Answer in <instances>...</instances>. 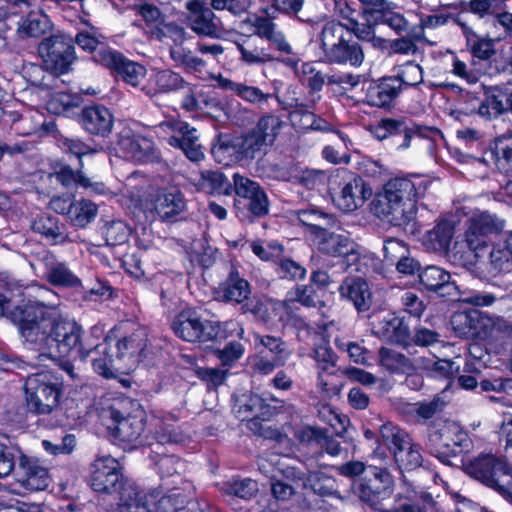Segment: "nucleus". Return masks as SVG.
Instances as JSON below:
<instances>
[{
    "label": "nucleus",
    "mask_w": 512,
    "mask_h": 512,
    "mask_svg": "<svg viewBox=\"0 0 512 512\" xmlns=\"http://www.w3.org/2000/svg\"><path fill=\"white\" fill-rule=\"evenodd\" d=\"M24 388L28 411L46 415L58 407L62 394L61 384L50 372H40L28 376Z\"/></svg>",
    "instance_id": "6"
},
{
    "label": "nucleus",
    "mask_w": 512,
    "mask_h": 512,
    "mask_svg": "<svg viewBox=\"0 0 512 512\" xmlns=\"http://www.w3.org/2000/svg\"><path fill=\"white\" fill-rule=\"evenodd\" d=\"M237 95L259 108H264L267 106L269 101L272 99H276L279 103H281L276 94L265 93L258 87L248 86L245 84H241L240 87H237Z\"/></svg>",
    "instance_id": "53"
},
{
    "label": "nucleus",
    "mask_w": 512,
    "mask_h": 512,
    "mask_svg": "<svg viewBox=\"0 0 512 512\" xmlns=\"http://www.w3.org/2000/svg\"><path fill=\"white\" fill-rule=\"evenodd\" d=\"M155 84L160 92L169 93L182 90L183 86H186V81L180 74L165 69L155 75Z\"/></svg>",
    "instance_id": "55"
},
{
    "label": "nucleus",
    "mask_w": 512,
    "mask_h": 512,
    "mask_svg": "<svg viewBox=\"0 0 512 512\" xmlns=\"http://www.w3.org/2000/svg\"><path fill=\"white\" fill-rule=\"evenodd\" d=\"M455 225L451 220L443 219L439 221L433 229L429 230L426 234L427 245L435 252L446 255L453 259V251L456 246L462 245V250H465V244L456 243L452 250L450 244L454 237Z\"/></svg>",
    "instance_id": "26"
},
{
    "label": "nucleus",
    "mask_w": 512,
    "mask_h": 512,
    "mask_svg": "<svg viewBox=\"0 0 512 512\" xmlns=\"http://www.w3.org/2000/svg\"><path fill=\"white\" fill-rule=\"evenodd\" d=\"M420 284L429 292H435L441 297L454 299L459 294V288L448 271L435 265H429L419 273Z\"/></svg>",
    "instance_id": "18"
},
{
    "label": "nucleus",
    "mask_w": 512,
    "mask_h": 512,
    "mask_svg": "<svg viewBox=\"0 0 512 512\" xmlns=\"http://www.w3.org/2000/svg\"><path fill=\"white\" fill-rule=\"evenodd\" d=\"M81 166L79 169L74 170L69 165H60V167L54 172L56 180L65 188L70 189L78 187L88 183V177H86Z\"/></svg>",
    "instance_id": "54"
},
{
    "label": "nucleus",
    "mask_w": 512,
    "mask_h": 512,
    "mask_svg": "<svg viewBox=\"0 0 512 512\" xmlns=\"http://www.w3.org/2000/svg\"><path fill=\"white\" fill-rule=\"evenodd\" d=\"M375 334L386 342L408 348L411 346L410 330L408 325L394 314L379 320L374 325Z\"/></svg>",
    "instance_id": "24"
},
{
    "label": "nucleus",
    "mask_w": 512,
    "mask_h": 512,
    "mask_svg": "<svg viewBox=\"0 0 512 512\" xmlns=\"http://www.w3.org/2000/svg\"><path fill=\"white\" fill-rule=\"evenodd\" d=\"M426 190L427 183L419 178L390 179L375 194L369 203V210L381 221L395 227H405L415 219L417 203Z\"/></svg>",
    "instance_id": "2"
},
{
    "label": "nucleus",
    "mask_w": 512,
    "mask_h": 512,
    "mask_svg": "<svg viewBox=\"0 0 512 512\" xmlns=\"http://www.w3.org/2000/svg\"><path fill=\"white\" fill-rule=\"evenodd\" d=\"M135 485H128L121 492L117 512H153L140 497Z\"/></svg>",
    "instance_id": "47"
},
{
    "label": "nucleus",
    "mask_w": 512,
    "mask_h": 512,
    "mask_svg": "<svg viewBox=\"0 0 512 512\" xmlns=\"http://www.w3.org/2000/svg\"><path fill=\"white\" fill-rule=\"evenodd\" d=\"M218 490L226 496L237 497L242 500H250L259 489L258 483L250 478H231L217 483Z\"/></svg>",
    "instance_id": "36"
},
{
    "label": "nucleus",
    "mask_w": 512,
    "mask_h": 512,
    "mask_svg": "<svg viewBox=\"0 0 512 512\" xmlns=\"http://www.w3.org/2000/svg\"><path fill=\"white\" fill-rule=\"evenodd\" d=\"M38 53L47 70L55 74H64L76 60L74 42L64 34H55L44 38Z\"/></svg>",
    "instance_id": "9"
},
{
    "label": "nucleus",
    "mask_w": 512,
    "mask_h": 512,
    "mask_svg": "<svg viewBox=\"0 0 512 512\" xmlns=\"http://www.w3.org/2000/svg\"><path fill=\"white\" fill-rule=\"evenodd\" d=\"M401 86H416L423 82V70L419 64L408 61L402 66L400 72L394 77Z\"/></svg>",
    "instance_id": "64"
},
{
    "label": "nucleus",
    "mask_w": 512,
    "mask_h": 512,
    "mask_svg": "<svg viewBox=\"0 0 512 512\" xmlns=\"http://www.w3.org/2000/svg\"><path fill=\"white\" fill-rule=\"evenodd\" d=\"M504 226L505 221L496 214L488 211L473 213L466 220L463 239L466 250H462V245L456 246L453 261L466 268L474 266L486 252L489 238L501 233Z\"/></svg>",
    "instance_id": "3"
},
{
    "label": "nucleus",
    "mask_w": 512,
    "mask_h": 512,
    "mask_svg": "<svg viewBox=\"0 0 512 512\" xmlns=\"http://www.w3.org/2000/svg\"><path fill=\"white\" fill-rule=\"evenodd\" d=\"M329 192L334 205L346 213L361 208L373 195L370 184L362 177L346 172L330 179Z\"/></svg>",
    "instance_id": "7"
},
{
    "label": "nucleus",
    "mask_w": 512,
    "mask_h": 512,
    "mask_svg": "<svg viewBox=\"0 0 512 512\" xmlns=\"http://www.w3.org/2000/svg\"><path fill=\"white\" fill-rule=\"evenodd\" d=\"M171 328L179 338L187 342H214L220 333L218 322L202 320L191 309L180 312L173 319Z\"/></svg>",
    "instance_id": "10"
},
{
    "label": "nucleus",
    "mask_w": 512,
    "mask_h": 512,
    "mask_svg": "<svg viewBox=\"0 0 512 512\" xmlns=\"http://www.w3.org/2000/svg\"><path fill=\"white\" fill-rule=\"evenodd\" d=\"M269 212L270 201L268 195L263 193L260 196L255 197V199H252L247 203H243V209L238 210L237 216L244 223L253 224L255 221L266 217Z\"/></svg>",
    "instance_id": "42"
},
{
    "label": "nucleus",
    "mask_w": 512,
    "mask_h": 512,
    "mask_svg": "<svg viewBox=\"0 0 512 512\" xmlns=\"http://www.w3.org/2000/svg\"><path fill=\"white\" fill-rule=\"evenodd\" d=\"M464 471L484 486L494 490L512 505V468L506 460L482 453L463 463Z\"/></svg>",
    "instance_id": "4"
},
{
    "label": "nucleus",
    "mask_w": 512,
    "mask_h": 512,
    "mask_svg": "<svg viewBox=\"0 0 512 512\" xmlns=\"http://www.w3.org/2000/svg\"><path fill=\"white\" fill-rule=\"evenodd\" d=\"M148 342V333L144 327L138 326L130 334L119 338L114 345L109 343L110 350L123 365L125 370L134 369L143 359Z\"/></svg>",
    "instance_id": "12"
},
{
    "label": "nucleus",
    "mask_w": 512,
    "mask_h": 512,
    "mask_svg": "<svg viewBox=\"0 0 512 512\" xmlns=\"http://www.w3.org/2000/svg\"><path fill=\"white\" fill-rule=\"evenodd\" d=\"M91 354H104V358H92V366L95 372L104 377H111L114 371H122L125 369L116 358L113 351L110 350L109 341L105 340L103 343L97 345L94 350H90Z\"/></svg>",
    "instance_id": "35"
},
{
    "label": "nucleus",
    "mask_w": 512,
    "mask_h": 512,
    "mask_svg": "<svg viewBox=\"0 0 512 512\" xmlns=\"http://www.w3.org/2000/svg\"><path fill=\"white\" fill-rule=\"evenodd\" d=\"M420 40H422L421 28L411 27V29L405 31L399 38L393 40L385 39V44L383 47H379V50H389L390 54H414L418 49L416 42Z\"/></svg>",
    "instance_id": "39"
},
{
    "label": "nucleus",
    "mask_w": 512,
    "mask_h": 512,
    "mask_svg": "<svg viewBox=\"0 0 512 512\" xmlns=\"http://www.w3.org/2000/svg\"><path fill=\"white\" fill-rule=\"evenodd\" d=\"M394 491V479L387 468L369 465L363 475L353 485V492L363 504L379 510L382 502Z\"/></svg>",
    "instance_id": "8"
},
{
    "label": "nucleus",
    "mask_w": 512,
    "mask_h": 512,
    "mask_svg": "<svg viewBox=\"0 0 512 512\" xmlns=\"http://www.w3.org/2000/svg\"><path fill=\"white\" fill-rule=\"evenodd\" d=\"M97 206L90 200H79L72 202L69 210V220L75 227L85 228L97 215Z\"/></svg>",
    "instance_id": "44"
},
{
    "label": "nucleus",
    "mask_w": 512,
    "mask_h": 512,
    "mask_svg": "<svg viewBox=\"0 0 512 512\" xmlns=\"http://www.w3.org/2000/svg\"><path fill=\"white\" fill-rule=\"evenodd\" d=\"M479 313L476 310L469 312H458L451 317V324L453 329L460 336H468L474 334L476 330V321L478 320Z\"/></svg>",
    "instance_id": "61"
},
{
    "label": "nucleus",
    "mask_w": 512,
    "mask_h": 512,
    "mask_svg": "<svg viewBox=\"0 0 512 512\" xmlns=\"http://www.w3.org/2000/svg\"><path fill=\"white\" fill-rule=\"evenodd\" d=\"M118 146L126 158L135 162L146 163L156 158L154 142L140 135H133L130 132L121 133Z\"/></svg>",
    "instance_id": "22"
},
{
    "label": "nucleus",
    "mask_w": 512,
    "mask_h": 512,
    "mask_svg": "<svg viewBox=\"0 0 512 512\" xmlns=\"http://www.w3.org/2000/svg\"><path fill=\"white\" fill-rule=\"evenodd\" d=\"M95 60L115 72L123 81L134 87L140 83L146 73L144 66L127 59L121 53L114 50L100 49L95 55Z\"/></svg>",
    "instance_id": "15"
},
{
    "label": "nucleus",
    "mask_w": 512,
    "mask_h": 512,
    "mask_svg": "<svg viewBox=\"0 0 512 512\" xmlns=\"http://www.w3.org/2000/svg\"><path fill=\"white\" fill-rule=\"evenodd\" d=\"M129 234L127 226L122 221L106 223L102 228V235L108 246H117L126 243Z\"/></svg>",
    "instance_id": "57"
},
{
    "label": "nucleus",
    "mask_w": 512,
    "mask_h": 512,
    "mask_svg": "<svg viewBox=\"0 0 512 512\" xmlns=\"http://www.w3.org/2000/svg\"><path fill=\"white\" fill-rule=\"evenodd\" d=\"M393 457L401 472L413 471L421 467L423 463L420 446L415 444L413 441H411L409 445L405 446V448L395 451V455Z\"/></svg>",
    "instance_id": "45"
},
{
    "label": "nucleus",
    "mask_w": 512,
    "mask_h": 512,
    "mask_svg": "<svg viewBox=\"0 0 512 512\" xmlns=\"http://www.w3.org/2000/svg\"><path fill=\"white\" fill-rule=\"evenodd\" d=\"M505 95L498 86L489 87L485 92V98L478 107V114L488 120L496 119L506 114Z\"/></svg>",
    "instance_id": "34"
},
{
    "label": "nucleus",
    "mask_w": 512,
    "mask_h": 512,
    "mask_svg": "<svg viewBox=\"0 0 512 512\" xmlns=\"http://www.w3.org/2000/svg\"><path fill=\"white\" fill-rule=\"evenodd\" d=\"M158 128L163 131L168 129L178 134L168 137L167 143L172 147L180 148L189 160L198 162L204 159V152L199 142L197 130L190 127L188 123L169 120L159 124Z\"/></svg>",
    "instance_id": "13"
},
{
    "label": "nucleus",
    "mask_w": 512,
    "mask_h": 512,
    "mask_svg": "<svg viewBox=\"0 0 512 512\" xmlns=\"http://www.w3.org/2000/svg\"><path fill=\"white\" fill-rule=\"evenodd\" d=\"M170 56L175 62L189 71H201L206 64L202 58L193 55L190 50H186L178 45L170 48Z\"/></svg>",
    "instance_id": "58"
},
{
    "label": "nucleus",
    "mask_w": 512,
    "mask_h": 512,
    "mask_svg": "<svg viewBox=\"0 0 512 512\" xmlns=\"http://www.w3.org/2000/svg\"><path fill=\"white\" fill-rule=\"evenodd\" d=\"M219 298L226 303H244L251 293L248 281L232 269L228 277L218 287Z\"/></svg>",
    "instance_id": "30"
},
{
    "label": "nucleus",
    "mask_w": 512,
    "mask_h": 512,
    "mask_svg": "<svg viewBox=\"0 0 512 512\" xmlns=\"http://www.w3.org/2000/svg\"><path fill=\"white\" fill-rule=\"evenodd\" d=\"M471 439L454 421L433 420L427 430L426 448L445 464H452L451 458L468 452Z\"/></svg>",
    "instance_id": "5"
},
{
    "label": "nucleus",
    "mask_w": 512,
    "mask_h": 512,
    "mask_svg": "<svg viewBox=\"0 0 512 512\" xmlns=\"http://www.w3.org/2000/svg\"><path fill=\"white\" fill-rule=\"evenodd\" d=\"M401 91V84L392 77L382 78L371 83L366 91V102L373 107L389 106Z\"/></svg>",
    "instance_id": "27"
},
{
    "label": "nucleus",
    "mask_w": 512,
    "mask_h": 512,
    "mask_svg": "<svg viewBox=\"0 0 512 512\" xmlns=\"http://www.w3.org/2000/svg\"><path fill=\"white\" fill-rule=\"evenodd\" d=\"M212 154L219 163L228 164L227 158L242 161L240 136L219 135L217 143L212 147Z\"/></svg>",
    "instance_id": "38"
},
{
    "label": "nucleus",
    "mask_w": 512,
    "mask_h": 512,
    "mask_svg": "<svg viewBox=\"0 0 512 512\" xmlns=\"http://www.w3.org/2000/svg\"><path fill=\"white\" fill-rule=\"evenodd\" d=\"M185 207L186 201L179 190L164 191L156 197L146 218L153 221L158 216L163 221L173 220L185 210Z\"/></svg>",
    "instance_id": "21"
},
{
    "label": "nucleus",
    "mask_w": 512,
    "mask_h": 512,
    "mask_svg": "<svg viewBox=\"0 0 512 512\" xmlns=\"http://www.w3.org/2000/svg\"><path fill=\"white\" fill-rule=\"evenodd\" d=\"M90 484L94 491L116 494L118 499L125 487L133 485L124 480L119 462L109 455L98 457L92 463Z\"/></svg>",
    "instance_id": "11"
},
{
    "label": "nucleus",
    "mask_w": 512,
    "mask_h": 512,
    "mask_svg": "<svg viewBox=\"0 0 512 512\" xmlns=\"http://www.w3.org/2000/svg\"><path fill=\"white\" fill-rule=\"evenodd\" d=\"M344 25L341 22L329 21L324 24L320 33L321 49L324 56L344 39Z\"/></svg>",
    "instance_id": "49"
},
{
    "label": "nucleus",
    "mask_w": 512,
    "mask_h": 512,
    "mask_svg": "<svg viewBox=\"0 0 512 512\" xmlns=\"http://www.w3.org/2000/svg\"><path fill=\"white\" fill-rule=\"evenodd\" d=\"M462 7L480 18L495 15L497 11L506 8V0H470L463 2Z\"/></svg>",
    "instance_id": "52"
},
{
    "label": "nucleus",
    "mask_w": 512,
    "mask_h": 512,
    "mask_svg": "<svg viewBox=\"0 0 512 512\" xmlns=\"http://www.w3.org/2000/svg\"><path fill=\"white\" fill-rule=\"evenodd\" d=\"M389 512H438L436 502L429 493H423L416 501H408L389 509Z\"/></svg>",
    "instance_id": "60"
},
{
    "label": "nucleus",
    "mask_w": 512,
    "mask_h": 512,
    "mask_svg": "<svg viewBox=\"0 0 512 512\" xmlns=\"http://www.w3.org/2000/svg\"><path fill=\"white\" fill-rule=\"evenodd\" d=\"M379 433L383 444L388 447L393 456L395 455V451L405 448V446L413 441L406 431L392 423L383 424L380 427Z\"/></svg>",
    "instance_id": "43"
},
{
    "label": "nucleus",
    "mask_w": 512,
    "mask_h": 512,
    "mask_svg": "<svg viewBox=\"0 0 512 512\" xmlns=\"http://www.w3.org/2000/svg\"><path fill=\"white\" fill-rule=\"evenodd\" d=\"M156 438L160 444H181L187 437L173 423L161 422L156 429Z\"/></svg>",
    "instance_id": "63"
},
{
    "label": "nucleus",
    "mask_w": 512,
    "mask_h": 512,
    "mask_svg": "<svg viewBox=\"0 0 512 512\" xmlns=\"http://www.w3.org/2000/svg\"><path fill=\"white\" fill-rule=\"evenodd\" d=\"M1 316L18 327L24 347L37 353L39 361L68 357L83 361L90 356L83 347L81 325L62 317L56 303L30 301L12 307L10 298L0 293Z\"/></svg>",
    "instance_id": "1"
},
{
    "label": "nucleus",
    "mask_w": 512,
    "mask_h": 512,
    "mask_svg": "<svg viewBox=\"0 0 512 512\" xmlns=\"http://www.w3.org/2000/svg\"><path fill=\"white\" fill-rule=\"evenodd\" d=\"M491 154L497 168L506 173H512V139L501 137L495 140L491 147Z\"/></svg>",
    "instance_id": "46"
},
{
    "label": "nucleus",
    "mask_w": 512,
    "mask_h": 512,
    "mask_svg": "<svg viewBox=\"0 0 512 512\" xmlns=\"http://www.w3.org/2000/svg\"><path fill=\"white\" fill-rule=\"evenodd\" d=\"M324 57L328 63L350 64L358 67L363 63L364 52L357 42H349L343 39Z\"/></svg>",
    "instance_id": "33"
},
{
    "label": "nucleus",
    "mask_w": 512,
    "mask_h": 512,
    "mask_svg": "<svg viewBox=\"0 0 512 512\" xmlns=\"http://www.w3.org/2000/svg\"><path fill=\"white\" fill-rule=\"evenodd\" d=\"M241 152L244 159H254L258 154L264 152L269 145L265 137H260L252 129L246 135L240 136Z\"/></svg>",
    "instance_id": "51"
},
{
    "label": "nucleus",
    "mask_w": 512,
    "mask_h": 512,
    "mask_svg": "<svg viewBox=\"0 0 512 512\" xmlns=\"http://www.w3.org/2000/svg\"><path fill=\"white\" fill-rule=\"evenodd\" d=\"M379 364L391 373H409L414 366L404 354L387 347H381L378 352Z\"/></svg>",
    "instance_id": "41"
},
{
    "label": "nucleus",
    "mask_w": 512,
    "mask_h": 512,
    "mask_svg": "<svg viewBox=\"0 0 512 512\" xmlns=\"http://www.w3.org/2000/svg\"><path fill=\"white\" fill-rule=\"evenodd\" d=\"M17 482L30 491H41L48 487V469L35 457L21 455L15 470Z\"/></svg>",
    "instance_id": "17"
},
{
    "label": "nucleus",
    "mask_w": 512,
    "mask_h": 512,
    "mask_svg": "<svg viewBox=\"0 0 512 512\" xmlns=\"http://www.w3.org/2000/svg\"><path fill=\"white\" fill-rule=\"evenodd\" d=\"M281 120L278 116L273 114H266L262 116L256 126L253 128L256 134L260 137H265V142L272 146L279 134L281 127Z\"/></svg>",
    "instance_id": "50"
},
{
    "label": "nucleus",
    "mask_w": 512,
    "mask_h": 512,
    "mask_svg": "<svg viewBox=\"0 0 512 512\" xmlns=\"http://www.w3.org/2000/svg\"><path fill=\"white\" fill-rule=\"evenodd\" d=\"M80 122L89 134L105 138L112 132L114 117L106 107L94 105L82 110Z\"/></svg>",
    "instance_id": "23"
},
{
    "label": "nucleus",
    "mask_w": 512,
    "mask_h": 512,
    "mask_svg": "<svg viewBox=\"0 0 512 512\" xmlns=\"http://www.w3.org/2000/svg\"><path fill=\"white\" fill-rule=\"evenodd\" d=\"M302 489L321 498L342 500L337 480L321 470L308 471L307 477L303 478Z\"/></svg>",
    "instance_id": "29"
},
{
    "label": "nucleus",
    "mask_w": 512,
    "mask_h": 512,
    "mask_svg": "<svg viewBox=\"0 0 512 512\" xmlns=\"http://www.w3.org/2000/svg\"><path fill=\"white\" fill-rule=\"evenodd\" d=\"M47 280L55 286L76 287L80 285L79 278L74 275L65 263L51 264L46 272Z\"/></svg>",
    "instance_id": "48"
},
{
    "label": "nucleus",
    "mask_w": 512,
    "mask_h": 512,
    "mask_svg": "<svg viewBox=\"0 0 512 512\" xmlns=\"http://www.w3.org/2000/svg\"><path fill=\"white\" fill-rule=\"evenodd\" d=\"M52 29L50 18L39 11H32L18 22L16 34L20 39L38 38Z\"/></svg>",
    "instance_id": "32"
},
{
    "label": "nucleus",
    "mask_w": 512,
    "mask_h": 512,
    "mask_svg": "<svg viewBox=\"0 0 512 512\" xmlns=\"http://www.w3.org/2000/svg\"><path fill=\"white\" fill-rule=\"evenodd\" d=\"M363 3L371 5V18L378 24H385L397 35H402L405 31L411 29L409 22L398 8L387 0H361Z\"/></svg>",
    "instance_id": "20"
},
{
    "label": "nucleus",
    "mask_w": 512,
    "mask_h": 512,
    "mask_svg": "<svg viewBox=\"0 0 512 512\" xmlns=\"http://www.w3.org/2000/svg\"><path fill=\"white\" fill-rule=\"evenodd\" d=\"M338 291L341 298L350 301L358 312H366L372 305V292L367 281L361 277H346Z\"/></svg>",
    "instance_id": "25"
},
{
    "label": "nucleus",
    "mask_w": 512,
    "mask_h": 512,
    "mask_svg": "<svg viewBox=\"0 0 512 512\" xmlns=\"http://www.w3.org/2000/svg\"><path fill=\"white\" fill-rule=\"evenodd\" d=\"M31 229L44 236L52 244H65L76 241L65 231V224L61 223L57 217L50 214H41L31 223Z\"/></svg>",
    "instance_id": "28"
},
{
    "label": "nucleus",
    "mask_w": 512,
    "mask_h": 512,
    "mask_svg": "<svg viewBox=\"0 0 512 512\" xmlns=\"http://www.w3.org/2000/svg\"><path fill=\"white\" fill-rule=\"evenodd\" d=\"M318 249L321 253L345 259L347 268L359 259L355 242L348 236L330 232L318 239Z\"/></svg>",
    "instance_id": "19"
},
{
    "label": "nucleus",
    "mask_w": 512,
    "mask_h": 512,
    "mask_svg": "<svg viewBox=\"0 0 512 512\" xmlns=\"http://www.w3.org/2000/svg\"><path fill=\"white\" fill-rule=\"evenodd\" d=\"M237 49L241 54V58L248 64H262L272 61L273 55L264 47V41L248 37L242 43H237Z\"/></svg>",
    "instance_id": "37"
},
{
    "label": "nucleus",
    "mask_w": 512,
    "mask_h": 512,
    "mask_svg": "<svg viewBox=\"0 0 512 512\" xmlns=\"http://www.w3.org/2000/svg\"><path fill=\"white\" fill-rule=\"evenodd\" d=\"M185 6L186 24L194 33L211 38L220 35V22L204 0H190Z\"/></svg>",
    "instance_id": "14"
},
{
    "label": "nucleus",
    "mask_w": 512,
    "mask_h": 512,
    "mask_svg": "<svg viewBox=\"0 0 512 512\" xmlns=\"http://www.w3.org/2000/svg\"><path fill=\"white\" fill-rule=\"evenodd\" d=\"M158 473L162 478L182 475L185 473L187 464L175 455H162L156 461Z\"/></svg>",
    "instance_id": "59"
},
{
    "label": "nucleus",
    "mask_w": 512,
    "mask_h": 512,
    "mask_svg": "<svg viewBox=\"0 0 512 512\" xmlns=\"http://www.w3.org/2000/svg\"><path fill=\"white\" fill-rule=\"evenodd\" d=\"M188 503V497L178 489H172L156 503V512H183Z\"/></svg>",
    "instance_id": "56"
},
{
    "label": "nucleus",
    "mask_w": 512,
    "mask_h": 512,
    "mask_svg": "<svg viewBox=\"0 0 512 512\" xmlns=\"http://www.w3.org/2000/svg\"><path fill=\"white\" fill-rule=\"evenodd\" d=\"M372 7L367 4L361 13L362 21L358 19L349 25L347 31L352 32L357 39L370 43L373 48L379 49L385 44V38L376 35L377 21L372 20Z\"/></svg>",
    "instance_id": "31"
},
{
    "label": "nucleus",
    "mask_w": 512,
    "mask_h": 512,
    "mask_svg": "<svg viewBox=\"0 0 512 512\" xmlns=\"http://www.w3.org/2000/svg\"><path fill=\"white\" fill-rule=\"evenodd\" d=\"M105 416L112 421L108 428L123 442L136 441L144 431L145 422L142 412L133 415L125 414L121 408L112 405L105 410Z\"/></svg>",
    "instance_id": "16"
},
{
    "label": "nucleus",
    "mask_w": 512,
    "mask_h": 512,
    "mask_svg": "<svg viewBox=\"0 0 512 512\" xmlns=\"http://www.w3.org/2000/svg\"><path fill=\"white\" fill-rule=\"evenodd\" d=\"M262 403V396L256 394L242 395L235 404L236 413L242 419L249 418L250 416L259 418Z\"/></svg>",
    "instance_id": "62"
},
{
    "label": "nucleus",
    "mask_w": 512,
    "mask_h": 512,
    "mask_svg": "<svg viewBox=\"0 0 512 512\" xmlns=\"http://www.w3.org/2000/svg\"><path fill=\"white\" fill-rule=\"evenodd\" d=\"M198 186L199 189L209 194L230 195L232 193V184L220 171H201Z\"/></svg>",
    "instance_id": "40"
}]
</instances>
